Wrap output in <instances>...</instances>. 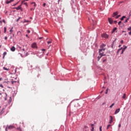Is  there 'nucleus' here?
Returning <instances> with one entry per match:
<instances>
[{"instance_id":"9d476101","label":"nucleus","mask_w":131,"mask_h":131,"mask_svg":"<svg viewBox=\"0 0 131 131\" xmlns=\"http://www.w3.org/2000/svg\"><path fill=\"white\" fill-rule=\"evenodd\" d=\"M120 110V108L116 110L115 111V114L116 115V114H118Z\"/></svg>"},{"instance_id":"c85d7f7f","label":"nucleus","mask_w":131,"mask_h":131,"mask_svg":"<svg viewBox=\"0 0 131 131\" xmlns=\"http://www.w3.org/2000/svg\"><path fill=\"white\" fill-rule=\"evenodd\" d=\"M27 32H28V34H30L31 33V31L29 30H28Z\"/></svg>"},{"instance_id":"052dcab7","label":"nucleus","mask_w":131,"mask_h":131,"mask_svg":"<svg viewBox=\"0 0 131 131\" xmlns=\"http://www.w3.org/2000/svg\"><path fill=\"white\" fill-rule=\"evenodd\" d=\"M105 61H106V60H103V62H104Z\"/></svg>"},{"instance_id":"4be33fe9","label":"nucleus","mask_w":131,"mask_h":131,"mask_svg":"<svg viewBox=\"0 0 131 131\" xmlns=\"http://www.w3.org/2000/svg\"><path fill=\"white\" fill-rule=\"evenodd\" d=\"M21 19V17H19V18H18L16 20V21L18 22L19 21V20Z\"/></svg>"},{"instance_id":"e2e57ef3","label":"nucleus","mask_w":131,"mask_h":131,"mask_svg":"<svg viewBox=\"0 0 131 131\" xmlns=\"http://www.w3.org/2000/svg\"><path fill=\"white\" fill-rule=\"evenodd\" d=\"M23 2H25V1H22V3H23Z\"/></svg>"},{"instance_id":"c756f323","label":"nucleus","mask_w":131,"mask_h":131,"mask_svg":"<svg viewBox=\"0 0 131 131\" xmlns=\"http://www.w3.org/2000/svg\"><path fill=\"white\" fill-rule=\"evenodd\" d=\"M113 122V120H110L109 123L111 124Z\"/></svg>"},{"instance_id":"4468645a","label":"nucleus","mask_w":131,"mask_h":131,"mask_svg":"<svg viewBox=\"0 0 131 131\" xmlns=\"http://www.w3.org/2000/svg\"><path fill=\"white\" fill-rule=\"evenodd\" d=\"M125 18V16H123L121 18V20H123V19Z\"/></svg>"},{"instance_id":"69168bd1","label":"nucleus","mask_w":131,"mask_h":131,"mask_svg":"<svg viewBox=\"0 0 131 131\" xmlns=\"http://www.w3.org/2000/svg\"><path fill=\"white\" fill-rule=\"evenodd\" d=\"M40 38V39H41V38H42V37H40V38Z\"/></svg>"},{"instance_id":"9b49d317","label":"nucleus","mask_w":131,"mask_h":131,"mask_svg":"<svg viewBox=\"0 0 131 131\" xmlns=\"http://www.w3.org/2000/svg\"><path fill=\"white\" fill-rule=\"evenodd\" d=\"M117 15H118V12H117V11L116 12H114L113 17H115V16H117Z\"/></svg>"},{"instance_id":"a878e982","label":"nucleus","mask_w":131,"mask_h":131,"mask_svg":"<svg viewBox=\"0 0 131 131\" xmlns=\"http://www.w3.org/2000/svg\"><path fill=\"white\" fill-rule=\"evenodd\" d=\"M31 4H34V7H36V4H35V3H32Z\"/></svg>"},{"instance_id":"8fccbe9b","label":"nucleus","mask_w":131,"mask_h":131,"mask_svg":"<svg viewBox=\"0 0 131 131\" xmlns=\"http://www.w3.org/2000/svg\"><path fill=\"white\" fill-rule=\"evenodd\" d=\"M107 92H108V89L106 90V91L105 92V94H107Z\"/></svg>"},{"instance_id":"4c0bfd02","label":"nucleus","mask_w":131,"mask_h":131,"mask_svg":"<svg viewBox=\"0 0 131 131\" xmlns=\"http://www.w3.org/2000/svg\"><path fill=\"white\" fill-rule=\"evenodd\" d=\"M34 9H35V8H31V9H30V10H31V11H33V10H34Z\"/></svg>"},{"instance_id":"bb28decb","label":"nucleus","mask_w":131,"mask_h":131,"mask_svg":"<svg viewBox=\"0 0 131 131\" xmlns=\"http://www.w3.org/2000/svg\"><path fill=\"white\" fill-rule=\"evenodd\" d=\"M120 25H121V21L118 22V25L120 26Z\"/></svg>"},{"instance_id":"4d7b16f0","label":"nucleus","mask_w":131,"mask_h":131,"mask_svg":"<svg viewBox=\"0 0 131 131\" xmlns=\"http://www.w3.org/2000/svg\"><path fill=\"white\" fill-rule=\"evenodd\" d=\"M23 51H25V49H23Z\"/></svg>"},{"instance_id":"39448f33","label":"nucleus","mask_w":131,"mask_h":131,"mask_svg":"<svg viewBox=\"0 0 131 131\" xmlns=\"http://www.w3.org/2000/svg\"><path fill=\"white\" fill-rule=\"evenodd\" d=\"M31 47L32 48H37V45L36 43H33L31 45Z\"/></svg>"},{"instance_id":"dca6fc26","label":"nucleus","mask_w":131,"mask_h":131,"mask_svg":"<svg viewBox=\"0 0 131 131\" xmlns=\"http://www.w3.org/2000/svg\"><path fill=\"white\" fill-rule=\"evenodd\" d=\"M17 130H18L19 131H23V130H22L21 127H17Z\"/></svg>"},{"instance_id":"2eb2a0df","label":"nucleus","mask_w":131,"mask_h":131,"mask_svg":"<svg viewBox=\"0 0 131 131\" xmlns=\"http://www.w3.org/2000/svg\"><path fill=\"white\" fill-rule=\"evenodd\" d=\"M111 126V124H108L107 126V129H108L109 127H110Z\"/></svg>"},{"instance_id":"09e8293b","label":"nucleus","mask_w":131,"mask_h":131,"mask_svg":"<svg viewBox=\"0 0 131 131\" xmlns=\"http://www.w3.org/2000/svg\"><path fill=\"white\" fill-rule=\"evenodd\" d=\"M46 3H44V4H43V7H46Z\"/></svg>"},{"instance_id":"412c9836","label":"nucleus","mask_w":131,"mask_h":131,"mask_svg":"<svg viewBox=\"0 0 131 131\" xmlns=\"http://www.w3.org/2000/svg\"><path fill=\"white\" fill-rule=\"evenodd\" d=\"M122 98H123V99H125V98H126V94H124V95H123Z\"/></svg>"},{"instance_id":"f3484780","label":"nucleus","mask_w":131,"mask_h":131,"mask_svg":"<svg viewBox=\"0 0 131 131\" xmlns=\"http://www.w3.org/2000/svg\"><path fill=\"white\" fill-rule=\"evenodd\" d=\"M4 70L5 71H8L9 70V69H7L6 68H5V67L3 68Z\"/></svg>"},{"instance_id":"680f3d73","label":"nucleus","mask_w":131,"mask_h":131,"mask_svg":"<svg viewBox=\"0 0 131 131\" xmlns=\"http://www.w3.org/2000/svg\"><path fill=\"white\" fill-rule=\"evenodd\" d=\"M20 10H21V11H23V9H20Z\"/></svg>"},{"instance_id":"423d86ee","label":"nucleus","mask_w":131,"mask_h":131,"mask_svg":"<svg viewBox=\"0 0 131 131\" xmlns=\"http://www.w3.org/2000/svg\"><path fill=\"white\" fill-rule=\"evenodd\" d=\"M21 5L19 6L17 8H14L13 9H16V10H19L21 9Z\"/></svg>"},{"instance_id":"6e6552de","label":"nucleus","mask_w":131,"mask_h":131,"mask_svg":"<svg viewBox=\"0 0 131 131\" xmlns=\"http://www.w3.org/2000/svg\"><path fill=\"white\" fill-rule=\"evenodd\" d=\"M11 51L12 52L15 51V50H16V48H15V47H12L11 49H10Z\"/></svg>"},{"instance_id":"a19ab883","label":"nucleus","mask_w":131,"mask_h":131,"mask_svg":"<svg viewBox=\"0 0 131 131\" xmlns=\"http://www.w3.org/2000/svg\"><path fill=\"white\" fill-rule=\"evenodd\" d=\"M129 35L131 36V31L128 33Z\"/></svg>"},{"instance_id":"a18cd8bd","label":"nucleus","mask_w":131,"mask_h":131,"mask_svg":"<svg viewBox=\"0 0 131 131\" xmlns=\"http://www.w3.org/2000/svg\"><path fill=\"white\" fill-rule=\"evenodd\" d=\"M24 5H25L27 6H28V4H27V3H24Z\"/></svg>"},{"instance_id":"58836bf2","label":"nucleus","mask_w":131,"mask_h":131,"mask_svg":"<svg viewBox=\"0 0 131 131\" xmlns=\"http://www.w3.org/2000/svg\"><path fill=\"white\" fill-rule=\"evenodd\" d=\"M118 127L120 128L121 127V124H119Z\"/></svg>"},{"instance_id":"5701e85b","label":"nucleus","mask_w":131,"mask_h":131,"mask_svg":"<svg viewBox=\"0 0 131 131\" xmlns=\"http://www.w3.org/2000/svg\"><path fill=\"white\" fill-rule=\"evenodd\" d=\"M7 55V52H5L4 53V56H3V58H4L5 56V55Z\"/></svg>"},{"instance_id":"2f4dec72","label":"nucleus","mask_w":131,"mask_h":131,"mask_svg":"<svg viewBox=\"0 0 131 131\" xmlns=\"http://www.w3.org/2000/svg\"><path fill=\"white\" fill-rule=\"evenodd\" d=\"M94 127H92L91 131H94Z\"/></svg>"},{"instance_id":"20e7f679","label":"nucleus","mask_w":131,"mask_h":131,"mask_svg":"<svg viewBox=\"0 0 131 131\" xmlns=\"http://www.w3.org/2000/svg\"><path fill=\"white\" fill-rule=\"evenodd\" d=\"M102 37H104V38H108V36L107 34L104 33L102 34Z\"/></svg>"},{"instance_id":"f8f14e48","label":"nucleus","mask_w":131,"mask_h":131,"mask_svg":"<svg viewBox=\"0 0 131 131\" xmlns=\"http://www.w3.org/2000/svg\"><path fill=\"white\" fill-rule=\"evenodd\" d=\"M117 30V28L116 27L114 28L113 29V31H112V33H114Z\"/></svg>"},{"instance_id":"13d9d810","label":"nucleus","mask_w":131,"mask_h":131,"mask_svg":"<svg viewBox=\"0 0 131 131\" xmlns=\"http://www.w3.org/2000/svg\"><path fill=\"white\" fill-rule=\"evenodd\" d=\"M117 16H118V17H119L120 16V15H117Z\"/></svg>"},{"instance_id":"72a5a7b5","label":"nucleus","mask_w":131,"mask_h":131,"mask_svg":"<svg viewBox=\"0 0 131 131\" xmlns=\"http://www.w3.org/2000/svg\"><path fill=\"white\" fill-rule=\"evenodd\" d=\"M16 81H12L11 82V83H12V84H13L14 83H16Z\"/></svg>"},{"instance_id":"473e14b6","label":"nucleus","mask_w":131,"mask_h":131,"mask_svg":"<svg viewBox=\"0 0 131 131\" xmlns=\"http://www.w3.org/2000/svg\"><path fill=\"white\" fill-rule=\"evenodd\" d=\"M13 32V28H12V29L10 30V32Z\"/></svg>"},{"instance_id":"338daca9","label":"nucleus","mask_w":131,"mask_h":131,"mask_svg":"<svg viewBox=\"0 0 131 131\" xmlns=\"http://www.w3.org/2000/svg\"><path fill=\"white\" fill-rule=\"evenodd\" d=\"M0 95H2V93H0Z\"/></svg>"},{"instance_id":"f03ea898","label":"nucleus","mask_w":131,"mask_h":131,"mask_svg":"<svg viewBox=\"0 0 131 131\" xmlns=\"http://www.w3.org/2000/svg\"><path fill=\"white\" fill-rule=\"evenodd\" d=\"M105 49L104 48H102L101 49H100L99 50L100 55L105 56V55H103L104 52L105 51Z\"/></svg>"},{"instance_id":"79ce46f5","label":"nucleus","mask_w":131,"mask_h":131,"mask_svg":"<svg viewBox=\"0 0 131 131\" xmlns=\"http://www.w3.org/2000/svg\"><path fill=\"white\" fill-rule=\"evenodd\" d=\"M3 22L5 24L6 23V21L5 19H3Z\"/></svg>"},{"instance_id":"bf43d9fd","label":"nucleus","mask_w":131,"mask_h":131,"mask_svg":"<svg viewBox=\"0 0 131 131\" xmlns=\"http://www.w3.org/2000/svg\"><path fill=\"white\" fill-rule=\"evenodd\" d=\"M2 78H0V81H1V80H2Z\"/></svg>"},{"instance_id":"7ed1b4c3","label":"nucleus","mask_w":131,"mask_h":131,"mask_svg":"<svg viewBox=\"0 0 131 131\" xmlns=\"http://www.w3.org/2000/svg\"><path fill=\"white\" fill-rule=\"evenodd\" d=\"M14 128H15L14 125H10L9 126H7L6 128V131H7L8 129H12Z\"/></svg>"},{"instance_id":"f257e3e1","label":"nucleus","mask_w":131,"mask_h":131,"mask_svg":"<svg viewBox=\"0 0 131 131\" xmlns=\"http://www.w3.org/2000/svg\"><path fill=\"white\" fill-rule=\"evenodd\" d=\"M123 47H124L123 48H121V49H119V50H118V51H117V54H118L119 52L120 51H121L122 49V52H121V54H123V52H124V51H125V49H126L127 48L126 46H124Z\"/></svg>"},{"instance_id":"f704fd0d","label":"nucleus","mask_w":131,"mask_h":131,"mask_svg":"<svg viewBox=\"0 0 131 131\" xmlns=\"http://www.w3.org/2000/svg\"><path fill=\"white\" fill-rule=\"evenodd\" d=\"M51 42H52L51 41H48V44L49 45V44L51 43Z\"/></svg>"},{"instance_id":"ddd939ff","label":"nucleus","mask_w":131,"mask_h":131,"mask_svg":"<svg viewBox=\"0 0 131 131\" xmlns=\"http://www.w3.org/2000/svg\"><path fill=\"white\" fill-rule=\"evenodd\" d=\"M92 21H93V26H95L97 24V21L96 20L94 21L93 19H92Z\"/></svg>"},{"instance_id":"37998d69","label":"nucleus","mask_w":131,"mask_h":131,"mask_svg":"<svg viewBox=\"0 0 131 131\" xmlns=\"http://www.w3.org/2000/svg\"><path fill=\"white\" fill-rule=\"evenodd\" d=\"M121 43H123V40H121Z\"/></svg>"},{"instance_id":"6ab92c4d","label":"nucleus","mask_w":131,"mask_h":131,"mask_svg":"<svg viewBox=\"0 0 131 131\" xmlns=\"http://www.w3.org/2000/svg\"><path fill=\"white\" fill-rule=\"evenodd\" d=\"M28 22H29V20H26V19H24V23H28Z\"/></svg>"},{"instance_id":"b1692460","label":"nucleus","mask_w":131,"mask_h":131,"mask_svg":"<svg viewBox=\"0 0 131 131\" xmlns=\"http://www.w3.org/2000/svg\"><path fill=\"white\" fill-rule=\"evenodd\" d=\"M6 31H7L6 27H4V33H6Z\"/></svg>"},{"instance_id":"de8ad7c7","label":"nucleus","mask_w":131,"mask_h":131,"mask_svg":"<svg viewBox=\"0 0 131 131\" xmlns=\"http://www.w3.org/2000/svg\"><path fill=\"white\" fill-rule=\"evenodd\" d=\"M128 18H127V19H126V20H125V22L127 23V22L128 21Z\"/></svg>"},{"instance_id":"774afa93","label":"nucleus","mask_w":131,"mask_h":131,"mask_svg":"<svg viewBox=\"0 0 131 131\" xmlns=\"http://www.w3.org/2000/svg\"><path fill=\"white\" fill-rule=\"evenodd\" d=\"M120 46H121V45H120L119 47H120Z\"/></svg>"},{"instance_id":"c03bdc74","label":"nucleus","mask_w":131,"mask_h":131,"mask_svg":"<svg viewBox=\"0 0 131 131\" xmlns=\"http://www.w3.org/2000/svg\"><path fill=\"white\" fill-rule=\"evenodd\" d=\"M114 23H115V24H116L117 23V20H115Z\"/></svg>"},{"instance_id":"a211bd4d","label":"nucleus","mask_w":131,"mask_h":131,"mask_svg":"<svg viewBox=\"0 0 131 131\" xmlns=\"http://www.w3.org/2000/svg\"><path fill=\"white\" fill-rule=\"evenodd\" d=\"M100 56H98V57H97L98 58V60H100V59L103 56V55H100Z\"/></svg>"},{"instance_id":"e433bc0d","label":"nucleus","mask_w":131,"mask_h":131,"mask_svg":"<svg viewBox=\"0 0 131 131\" xmlns=\"http://www.w3.org/2000/svg\"><path fill=\"white\" fill-rule=\"evenodd\" d=\"M110 119H111L110 120H113V117L111 116H110Z\"/></svg>"},{"instance_id":"0e129e2a","label":"nucleus","mask_w":131,"mask_h":131,"mask_svg":"<svg viewBox=\"0 0 131 131\" xmlns=\"http://www.w3.org/2000/svg\"><path fill=\"white\" fill-rule=\"evenodd\" d=\"M124 32H125V31H122V33H124Z\"/></svg>"},{"instance_id":"ea45409f","label":"nucleus","mask_w":131,"mask_h":131,"mask_svg":"<svg viewBox=\"0 0 131 131\" xmlns=\"http://www.w3.org/2000/svg\"><path fill=\"white\" fill-rule=\"evenodd\" d=\"M100 131H102V126H101L100 127Z\"/></svg>"},{"instance_id":"0eeeda50","label":"nucleus","mask_w":131,"mask_h":131,"mask_svg":"<svg viewBox=\"0 0 131 131\" xmlns=\"http://www.w3.org/2000/svg\"><path fill=\"white\" fill-rule=\"evenodd\" d=\"M13 2H14V0H10V1H7L6 2V3L7 4H10V3H11Z\"/></svg>"},{"instance_id":"3c124183","label":"nucleus","mask_w":131,"mask_h":131,"mask_svg":"<svg viewBox=\"0 0 131 131\" xmlns=\"http://www.w3.org/2000/svg\"><path fill=\"white\" fill-rule=\"evenodd\" d=\"M5 39H6V40L7 39V36H6V37H5Z\"/></svg>"},{"instance_id":"c9c22d12","label":"nucleus","mask_w":131,"mask_h":131,"mask_svg":"<svg viewBox=\"0 0 131 131\" xmlns=\"http://www.w3.org/2000/svg\"><path fill=\"white\" fill-rule=\"evenodd\" d=\"M18 4V3H17L16 4L13 5L12 6H16Z\"/></svg>"},{"instance_id":"393cba45","label":"nucleus","mask_w":131,"mask_h":131,"mask_svg":"<svg viewBox=\"0 0 131 131\" xmlns=\"http://www.w3.org/2000/svg\"><path fill=\"white\" fill-rule=\"evenodd\" d=\"M105 45L104 44H102V46H101V48L103 49V47H104Z\"/></svg>"},{"instance_id":"603ef678","label":"nucleus","mask_w":131,"mask_h":131,"mask_svg":"<svg viewBox=\"0 0 131 131\" xmlns=\"http://www.w3.org/2000/svg\"><path fill=\"white\" fill-rule=\"evenodd\" d=\"M115 18H118L119 17H118V15H117V16H116L115 17Z\"/></svg>"},{"instance_id":"5fc2aeb1","label":"nucleus","mask_w":131,"mask_h":131,"mask_svg":"<svg viewBox=\"0 0 131 131\" xmlns=\"http://www.w3.org/2000/svg\"><path fill=\"white\" fill-rule=\"evenodd\" d=\"M84 128H88V126H84Z\"/></svg>"},{"instance_id":"6e6d98bb","label":"nucleus","mask_w":131,"mask_h":131,"mask_svg":"<svg viewBox=\"0 0 131 131\" xmlns=\"http://www.w3.org/2000/svg\"><path fill=\"white\" fill-rule=\"evenodd\" d=\"M26 36L27 37H28V34H26Z\"/></svg>"},{"instance_id":"864d4df0","label":"nucleus","mask_w":131,"mask_h":131,"mask_svg":"<svg viewBox=\"0 0 131 131\" xmlns=\"http://www.w3.org/2000/svg\"><path fill=\"white\" fill-rule=\"evenodd\" d=\"M42 51H46V49H42Z\"/></svg>"},{"instance_id":"49530a36","label":"nucleus","mask_w":131,"mask_h":131,"mask_svg":"<svg viewBox=\"0 0 131 131\" xmlns=\"http://www.w3.org/2000/svg\"><path fill=\"white\" fill-rule=\"evenodd\" d=\"M94 126V124H91L92 127H93Z\"/></svg>"},{"instance_id":"aec40b11","label":"nucleus","mask_w":131,"mask_h":131,"mask_svg":"<svg viewBox=\"0 0 131 131\" xmlns=\"http://www.w3.org/2000/svg\"><path fill=\"white\" fill-rule=\"evenodd\" d=\"M127 31H131V27L127 28Z\"/></svg>"},{"instance_id":"cd10ccee","label":"nucleus","mask_w":131,"mask_h":131,"mask_svg":"<svg viewBox=\"0 0 131 131\" xmlns=\"http://www.w3.org/2000/svg\"><path fill=\"white\" fill-rule=\"evenodd\" d=\"M114 105V103H113L110 106V108H112Z\"/></svg>"},{"instance_id":"7c9ffc66","label":"nucleus","mask_w":131,"mask_h":131,"mask_svg":"<svg viewBox=\"0 0 131 131\" xmlns=\"http://www.w3.org/2000/svg\"><path fill=\"white\" fill-rule=\"evenodd\" d=\"M0 87L2 88H4V86L2 85V84H0Z\"/></svg>"},{"instance_id":"1a4fd4ad","label":"nucleus","mask_w":131,"mask_h":131,"mask_svg":"<svg viewBox=\"0 0 131 131\" xmlns=\"http://www.w3.org/2000/svg\"><path fill=\"white\" fill-rule=\"evenodd\" d=\"M108 22L110 23V24H113V20L111 18H108Z\"/></svg>"}]
</instances>
